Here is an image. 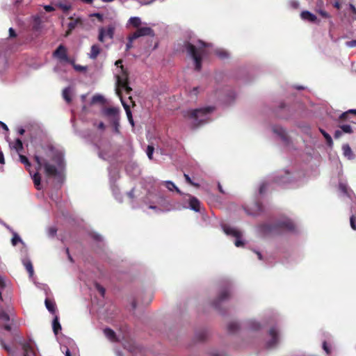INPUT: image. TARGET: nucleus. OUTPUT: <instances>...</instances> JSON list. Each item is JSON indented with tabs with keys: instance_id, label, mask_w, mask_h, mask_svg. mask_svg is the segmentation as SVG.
I'll use <instances>...</instances> for the list:
<instances>
[{
	"instance_id": "obj_1",
	"label": "nucleus",
	"mask_w": 356,
	"mask_h": 356,
	"mask_svg": "<svg viewBox=\"0 0 356 356\" xmlns=\"http://www.w3.org/2000/svg\"><path fill=\"white\" fill-rule=\"evenodd\" d=\"M34 159L38 165V170L43 168L44 173L49 177L59 175L65 168L63 150L54 147L50 143L38 145Z\"/></svg>"
},
{
	"instance_id": "obj_2",
	"label": "nucleus",
	"mask_w": 356,
	"mask_h": 356,
	"mask_svg": "<svg viewBox=\"0 0 356 356\" xmlns=\"http://www.w3.org/2000/svg\"><path fill=\"white\" fill-rule=\"evenodd\" d=\"M185 48L187 54L193 60L195 69L200 71L202 68V60L209 55L213 54L221 60L229 58V53L222 48H211L210 44H207L201 40H198L195 44L186 42Z\"/></svg>"
},
{
	"instance_id": "obj_3",
	"label": "nucleus",
	"mask_w": 356,
	"mask_h": 356,
	"mask_svg": "<svg viewBox=\"0 0 356 356\" xmlns=\"http://www.w3.org/2000/svg\"><path fill=\"white\" fill-rule=\"evenodd\" d=\"M144 202L149 204V209H153L156 212L169 211L172 210L170 203L167 197L160 193L157 188L152 187L147 190V193L145 197Z\"/></svg>"
},
{
	"instance_id": "obj_4",
	"label": "nucleus",
	"mask_w": 356,
	"mask_h": 356,
	"mask_svg": "<svg viewBox=\"0 0 356 356\" xmlns=\"http://www.w3.org/2000/svg\"><path fill=\"white\" fill-rule=\"evenodd\" d=\"M213 110L214 107L213 106L188 110L184 112V116L189 121L193 128H196L211 120L210 115Z\"/></svg>"
},
{
	"instance_id": "obj_5",
	"label": "nucleus",
	"mask_w": 356,
	"mask_h": 356,
	"mask_svg": "<svg viewBox=\"0 0 356 356\" xmlns=\"http://www.w3.org/2000/svg\"><path fill=\"white\" fill-rule=\"evenodd\" d=\"M294 228L293 222L290 219L284 218L273 225L269 224L261 225L259 228V232L264 235H266L278 234L282 230L293 232Z\"/></svg>"
},
{
	"instance_id": "obj_6",
	"label": "nucleus",
	"mask_w": 356,
	"mask_h": 356,
	"mask_svg": "<svg viewBox=\"0 0 356 356\" xmlns=\"http://www.w3.org/2000/svg\"><path fill=\"white\" fill-rule=\"evenodd\" d=\"M122 61L121 60H118L115 61V66L119 68V72L116 73V84L118 88L116 90H124L127 94L131 91V88L129 86L128 82V74L127 72L124 70L123 66L122 65Z\"/></svg>"
},
{
	"instance_id": "obj_7",
	"label": "nucleus",
	"mask_w": 356,
	"mask_h": 356,
	"mask_svg": "<svg viewBox=\"0 0 356 356\" xmlns=\"http://www.w3.org/2000/svg\"><path fill=\"white\" fill-rule=\"evenodd\" d=\"M112 23L108 24L106 27L99 28L98 40L100 42H104L106 38L113 39L115 27L119 23L115 19L111 20Z\"/></svg>"
},
{
	"instance_id": "obj_8",
	"label": "nucleus",
	"mask_w": 356,
	"mask_h": 356,
	"mask_svg": "<svg viewBox=\"0 0 356 356\" xmlns=\"http://www.w3.org/2000/svg\"><path fill=\"white\" fill-rule=\"evenodd\" d=\"M221 227L226 235L233 236L236 238L234 245L236 247L239 248L244 245V242L241 238L242 233L239 230L226 224L221 225Z\"/></svg>"
},
{
	"instance_id": "obj_9",
	"label": "nucleus",
	"mask_w": 356,
	"mask_h": 356,
	"mask_svg": "<svg viewBox=\"0 0 356 356\" xmlns=\"http://www.w3.org/2000/svg\"><path fill=\"white\" fill-rule=\"evenodd\" d=\"M69 19L71 22L67 24V30L65 33L66 37L70 35L74 29L77 27L83 28L85 22H86V18L82 16L76 15V14L70 16Z\"/></svg>"
},
{
	"instance_id": "obj_10",
	"label": "nucleus",
	"mask_w": 356,
	"mask_h": 356,
	"mask_svg": "<svg viewBox=\"0 0 356 356\" xmlns=\"http://www.w3.org/2000/svg\"><path fill=\"white\" fill-rule=\"evenodd\" d=\"M269 336L270 339L266 342V347L268 348H275L280 342V334L276 327H272L269 330Z\"/></svg>"
},
{
	"instance_id": "obj_11",
	"label": "nucleus",
	"mask_w": 356,
	"mask_h": 356,
	"mask_svg": "<svg viewBox=\"0 0 356 356\" xmlns=\"http://www.w3.org/2000/svg\"><path fill=\"white\" fill-rule=\"evenodd\" d=\"M102 113L106 117L110 122L120 120V109L117 107L104 108L102 110Z\"/></svg>"
},
{
	"instance_id": "obj_12",
	"label": "nucleus",
	"mask_w": 356,
	"mask_h": 356,
	"mask_svg": "<svg viewBox=\"0 0 356 356\" xmlns=\"http://www.w3.org/2000/svg\"><path fill=\"white\" fill-rule=\"evenodd\" d=\"M188 198V205L183 206L184 209H189L195 212H200V202L199 200L189 194H185L184 198Z\"/></svg>"
},
{
	"instance_id": "obj_13",
	"label": "nucleus",
	"mask_w": 356,
	"mask_h": 356,
	"mask_svg": "<svg viewBox=\"0 0 356 356\" xmlns=\"http://www.w3.org/2000/svg\"><path fill=\"white\" fill-rule=\"evenodd\" d=\"M98 156L100 159L109 161L113 154L111 152V145L109 144H102L98 147Z\"/></svg>"
},
{
	"instance_id": "obj_14",
	"label": "nucleus",
	"mask_w": 356,
	"mask_h": 356,
	"mask_svg": "<svg viewBox=\"0 0 356 356\" xmlns=\"http://www.w3.org/2000/svg\"><path fill=\"white\" fill-rule=\"evenodd\" d=\"M275 181L279 184L284 185L291 182V173L287 170L280 172L275 177Z\"/></svg>"
},
{
	"instance_id": "obj_15",
	"label": "nucleus",
	"mask_w": 356,
	"mask_h": 356,
	"mask_svg": "<svg viewBox=\"0 0 356 356\" xmlns=\"http://www.w3.org/2000/svg\"><path fill=\"white\" fill-rule=\"evenodd\" d=\"M133 38H138L142 36H154V32L152 29L148 26L138 27V29L132 34Z\"/></svg>"
},
{
	"instance_id": "obj_16",
	"label": "nucleus",
	"mask_w": 356,
	"mask_h": 356,
	"mask_svg": "<svg viewBox=\"0 0 356 356\" xmlns=\"http://www.w3.org/2000/svg\"><path fill=\"white\" fill-rule=\"evenodd\" d=\"M54 56L59 60L60 63H65V60H69V57L67 54L66 48L60 44L58 47L53 54Z\"/></svg>"
},
{
	"instance_id": "obj_17",
	"label": "nucleus",
	"mask_w": 356,
	"mask_h": 356,
	"mask_svg": "<svg viewBox=\"0 0 356 356\" xmlns=\"http://www.w3.org/2000/svg\"><path fill=\"white\" fill-rule=\"evenodd\" d=\"M55 7L60 8L63 13H67L72 8L71 0H60L52 2Z\"/></svg>"
},
{
	"instance_id": "obj_18",
	"label": "nucleus",
	"mask_w": 356,
	"mask_h": 356,
	"mask_svg": "<svg viewBox=\"0 0 356 356\" xmlns=\"http://www.w3.org/2000/svg\"><path fill=\"white\" fill-rule=\"evenodd\" d=\"M245 327L251 332H257L261 329L262 324L256 319H249L245 322Z\"/></svg>"
},
{
	"instance_id": "obj_19",
	"label": "nucleus",
	"mask_w": 356,
	"mask_h": 356,
	"mask_svg": "<svg viewBox=\"0 0 356 356\" xmlns=\"http://www.w3.org/2000/svg\"><path fill=\"white\" fill-rule=\"evenodd\" d=\"M116 93L117 95L120 97V101H121V103L125 110V112H126V114H127V118H128V120L129 122V123L132 125V126H134V120H133V118H132V114H131V111L129 108V105L123 100L122 97V95H121V92L120 91V90H116Z\"/></svg>"
},
{
	"instance_id": "obj_20",
	"label": "nucleus",
	"mask_w": 356,
	"mask_h": 356,
	"mask_svg": "<svg viewBox=\"0 0 356 356\" xmlns=\"http://www.w3.org/2000/svg\"><path fill=\"white\" fill-rule=\"evenodd\" d=\"M339 188L340 192L344 196H347L352 200H353V197H355L353 191L348 186L346 183L339 182Z\"/></svg>"
},
{
	"instance_id": "obj_21",
	"label": "nucleus",
	"mask_w": 356,
	"mask_h": 356,
	"mask_svg": "<svg viewBox=\"0 0 356 356\" xmlns=\"http://www.w3.org/2000/svg\"><path fill=\"white\" fill-rule=\"evenodd\" d=\"M300 17L304 21L312 23H318L316 16L308 10H304L300 13Z\"/></svg>"
},
{
	"instance_id": "obj_22",
	"label": "nucleus",
	"mask_w": 356,
	"mask_h": 356,
	"mask_svg": "<svg viewBox=\"0 0 356 356\" xmlns=\"http://www.w3.org/2000/svg\"><path fill=\"white\" fill-rule=\"evenodd\" d=\"M74 90L72 86L66 87L63 89L62 95L63 98L67 103H70L72 99V96L74 95Z\"/></svg>"
},
{
	"instance_id": "obj_23",
	"label": "nucleus",
	"mask_w": 356,
	"mask_h": 356,
	"mask_svg": "<svg viewBox=\"0 0 356 356\" xmlns=\"http://www.w3.org/2000/svg\"><path fill=\"white\" fill-rule=\"evenodd\" d=\"M40 15H42V12H40L39 15H36L32 17L33 29L35 31H40L42 28V22Z\"/></svg>"
},
{
	"instance_id": "obj_24",
	"label": "nucleus",
	"mask_w": 356,
	"mask_h": 356,
	"mask_svg": "<svg viewBox=\"0 0 356 356\" xmlns=\"http://www.w3.org/2000/svg\"><path fill=\"white\" fill-rule=\"evenodd\" d=\"M101 51V47L97 44H95L92 45L90 51L88 54V56L89 58L95 60L99 55Z\"/></svg>"
},
{
	"instance_id": "obj_25",
	"label": "nucleus",
	"mask_w": 356,
	"mask_h": 356,
	"mask_svg": "<svg viewBox=\"0 0 356 356\" xmlns=\"http://www.w3.org/2000/svg\"><path fill=\"white\" fill-rule=\"evenodd\" d=\"M112 170L109 169V176H110V179H111V181L112 182V179H113V177H112ZM111 189H112V191H113V195L115 196V198L120 202H122V194L119 192V190L118 188V187L116 186H115L113 184L111 183Z\"/></svg>"
},
{
	"instance_id": "obj_26",
	"label": "nucleus",
	"mask_w": 356,
	"mask_h": 356,
	"mask_svg": "<svg viewBox=\"0 0 356 356\" xmlns=\"http://www.w3.org/2000/svg\"><path fill=\"white\" fill-rule=\"evenodd\" d=\"M29 174L31 177L34 185L38 190L41 189V177L38 172H33L31 170H29Z\"/></svg>"
},
{
	"instance_id": "obj_27",
	"label": "nucleus",
	"mask_w": 356,
	"mask_h": 356,
	"mask_svg": "<svg viewBox=\"0 0 356 356\" xmlns=\"http://www.w3.org/2000/svg\"><path fill=\"white\" fill-rule=\"evenodd\" d=\"M229 294H230L229 289H225L221 290L218 300L214 303L215 307L217 308L218 307V305L221 302H223L224 300H227L229 298Z\"/></svg>"
},
{
	"instance_id": "obj_28",
	"label": "nucleus",
	"mask_w": 356,
	"mask_h": 356,
	"mask_svg": "<svg viewBox=\"0 0 356 356\" xmlns=\"http://www.w3.org/2000/svg\"><path fill=\"white\" fill-rule=\"evenodd\" d=\"M24 350V356H36L33 346L29 342H24L22 343Z\"/></svg>"
},
{
	"instance_id": "obj_29",
	"label": "nucleus",
	"mask_w": 356,
	"mask_h": 356,
	"mask_svg": "<svg viewBox=\"0 0 356 356\" xmlns=\"http://www.w3.org/2000/svg\"><path fill=\"white\" fill-rule=\"evenodd\" d=\"M273 131L277 134L283 141H286L287 138L286 136L285 130L280 126H273Z\"/></svg>"
},
{
	"instance_id": "obj_30",
	"label": "nucleus",
	"mask_w": 356,
	"mask_h": 356,
	"mask_svg": "<svg viewBox=\"0 0 356 356\" xmlns=\"http://www.w3.org/2000/svg\"><path fill=\"white\" fill-rule=\"evenodd\" d=\"M0 320L4 323V328L6 330L10 331L11 330V327L10 325L8 323L10 321L9 315L4 312H0Z\"/></svg>"
},
{
	"instance_id": "obj_31",
	"label": "nucleus",
	"mask_w": 356,
	"mask_h": 356,
	"mask_svg": "<svg viewBox=\"0 0 356 356\" xmlns=\"http://www.w3.org/2000/svg\"><path fill=\"white\" fill-rule=\"evenodd\" d=\"M342 150H343V154L344 155L345 157H346L349 160H352L354 159V154L353 153V151L350 148V147L349 146V145L348 144H345L342 146Z\"/></svg>"
},
{
	"instance_id": "obj_32",
	"label": "nucleus",
	"mask_w": 356,
	"mask_h": 356,
	"mask_svg": "<svg viewBox=\"0 0 356 356\" xmlns=\"http://www.w3.org/2000/svg\"><path fill=\"white\" fill-rule=\"evenodd\" d=\"M91 16L96 17L99 22H103L104 21V19H109L111 21V20H113L114 19H115L116 13H115V11L113 10L112 15L109 17H104L103 14H101L99 13H93L91 15Z\"/></svg>"
},
{
	"instance_id": "obj_33",
	"label": "nucleus",
	"mask_w": 356,
	"mask_h": 356,
	"mask_svg": "<svg viewBox=\"0 0 356 356\" xmlns=\"http://www.w3.org/2000/svg\"><path fill=\"white\" fill-rule=\"evenodd\" d=\"M142 24V21L139 17H131L127 22V26H132L134 28H138Z\"/></svg>"
},
{
	"instance_id": "obj_34",
	"label": "nucleus",
	"mask_w": 356,
	"mask_h": 356,
	"mask_svg": "<svg viewBox=\"0 0 356 356\" xmlns=\"http://www.w3.org/2000/svg\"><path fill=\"white\" fill-rule=\"evenodd\" d=\"M104 333L105 334V336L106 337V338L110 340L111 341H118V339L116 337V335H115V332L108 328V327H106L104 330Z\"/></svg>"
},
{
	"instance_id": "obj_35",
	"label": "nucleus",
	"mask_w": 356,
	"mask_h": 356,
	"mask_svg": "<svg viewBox=\"0 0 356 356\" xmlns=\"http://www.w3.org/2000/svg\"><path fill=\"white\" fill-rule=\"evenodd\" d=\"M44 303H45V306H46V308L47 309V310L50 313L55 314L56 312V307L55 302L48 298H46Z\"/></svg>"
},
{
	"instance_id": "obj_36",
	"label": "nucleus",
	"mask_w": 356,
	"mask_h": 356,
	"mask_svg": "<svg viewBox=\"0 0 356 356\" xmlns=\"http://www.w3.org/2000/svg\"><path fill=\"white\" fill-rule=\"evenodd\" d=\"M52 328L55 335H57L58 332L61 330V325L58 320V316L55 315L52 321Z\"/></svg>"
},
{
	"instance_id": "obj_37",
	"label": "nucleus",
	"mask_w": 356,
	"mask_h": 356,
	"mask_svg": "<svg viewBox=\"0 0 356 356\" xmlns=\"http://www.w3.org/2000/svg\"><path fill=\"white\" fill-rule=\"evenodd\" d=\"M162 183L165 186V187L170 191H176L177 193L182 195L181 191L177 187V186L171 181H164Z\"/></svg>"
},
{
	"instance_id": "obj_38",
	"label": "nucleus",
	"mask_w": 356,
	"mask_h": 356,
	"mask_svg": "<svg viewBox=\"0 0 356 356\" xmlns=\"http://www.w3.org/2000/svg\"><path fill=\"white\" fill-rule=\"evenodd\" d=\"M22 261L24 267L29 274V276L32 277L33 275L34 271L31 261L29 259H24Z\"/></svg>"
},
{
	"instance_id": "obj_39",
	"label": "nucleus",
	"mask_w": 356,
	"mask_h": 356,
	"mask_svg": "<svg viewBox=\"0 0 356 356\" xmlns=\"http://www.w3.org/2000/svg\"><path fill=\"white\" fill-rule=\"evenodd\" d=\"M11 148L19 152L23 149V144L19 138H17L13 144H10Z\"/></svg>"
},
{
	"instance_id": "obj_40",
	"label": "nucleus",
	"mask_w": 356,
	"mask_h": 356,
	"mask_svg": "<svg viewBox=\"0 0 356 356\" xmlns=\"http://www.w3.org/2000/svg\"><path fill=\"white\" fill-rule=\"evenodd\" d=\"M350 227L353 229L356 230V208L352 207V215L350 218Z\"/></svg>"
},
{
	"instance_id": "obj_41",
	"label": "nucleus",
	"mask_w": 356,
	"mask_h": 356,
	"mask_svg": "<svg viewBox=\"0 0 356 356\" xmlns=\"http://www.w3.org/2000/svg\"><path fill=\"white\" fill-rule=\"evenodd\" d=\"M19 161L23 163L25 168L29 171L31 168V163L29 161V159L22 154H19Z\"/></svg>"
},
{
	"instance_id": "obj_42",
	"label": "nucleus",
	"mask_w": 356,
	"mask_h": 356,
	"mask_svg": "<svg viewBox=\"0 0 356 356\" xmlns=\"http://www.w3.org/2000/svg\"><path fill=\"white\" fill-rule=\"evenodd\" d=\"M104 98L101 95H95L92 97V99H91L92 104H95L97 102L104 103Z\"/></svg>"
},
{
	"instance_id": "obj_43",
	"label": "nucleus",
	"mask_w": 356,
	"mask_h": 356,
	"mask_svg": "<svg viewBox=\"0 0 356 356\" xmlns=\"http://www.w3.org/2000/svg\"><path fill=\"white\" fill-rule=\"evenodd\" d=\"M13 236L11 240L13 245H16L18 242L22 243V241L19 236L15 232H13Z\"/></svg>"
},
{
	"instance_id": "obj_44",
	"label": "nucleus",
	"mask_w": 356,
	"mask_h": 356,
	"mask_svg": "<svg viewBox=\"0 0 356 356\" xmlns=\"http://www.w3.org/2000/svg\"><path fill=\"white\" fill-rule=\"evenodd\" d=\"M111 123L113 127V131L117 134H120V120H115L113 122H111Z\"/></svg>"
},
{
	"instance_id": "obj_45",
	"label": "nucleus",
	"mask_w": 356,
	"mask_h": 356,
	"mask_svg": "<svg viewBox=\"0 0 356 356\" xmlns=\"http://www.w3.org/2000/svg\"><path fill=\"white\" fill-rule=\"evenodd\" d=\"M136 40V38H133L132 34L128 37V41L126 44L125 50L127 51L133 47V42Z\"/></svg>"
},
{
	"instance_id": "obj_46",
	"label": "nucleus",
	"mask_w": 356,
	"mask_h": 356,
	"mask_svg": "<svg viewBox=\"0 0 356 356\" xmlns=\"http://www.w3.org/2000/svg\"><path fill=\"white\" fill-rule=\"evenodd\" d=\"M341 131L346 134H351L353 132V129L350 125L349 124H343L340 126Z\"/></svg>"
},
{
	"instance_id": "obj_47",
	"label": "nucleus",
	"mask_w": 356,
	"mask_h": 356,
	"mask_svg": "<svg viewBox=\"0 0 356 356\" xmlns=\"http://www.w3.org/2000/svg\"><path fill=\"white\" fill-rule=\"evenodd\" d=\"M267 187H268V183L266 181H262L260 184L259 188V194H261V195L264 194L266 192Z\"/></svg>"
},
{
	"instance_id": "obj_48",
	"label": "nucleus",
	"mask_w": 356,
	"mask_h": 356,
	"mask_svg": "<svg viewBox=\"0 0 356 356\" xmlns=\"http://www.w3.org/2000/svg\"><path fill=\"white\" fill-rule=\"evenodd\" d=\"M154 151V148L153 146H152V145L147 146V149H146V154H147V157L150 160L152 159Z\"/></svg>"
},
{
	"instance_id": "obj_49",
	"label": "nucleus",
	"mask_w": 356,
	"mask_h": 356,
	"mask_svg": "<svg viewBox=\"0 0 356 356\" xmlns=\"http://www.w3.org/2000/svg\"><path fill=\"white\" fill-rule=\"evenodd\" d=\"M238 328V324L236 322H232L228 325V330L229 332H234Z\"/></svg>"
},
{
	"instance_id": "obj_50",
	"label": "nucleus",
	"mask_w": 356,
	"mask_h": 356,
	"mask_svg": "<svg viewBox=\"0 0 356 356\" xmlns=\"http://www.w3.org/2000/svg\"><path fill=\"white\" fill-rule=\"evenodd\" d=\"M288 3L289 6L293 9L298 8L300 6V3L298 0H289Z\"/></svg>"
},
{
	"instance_id": "obj_51",
	"label": "nucleus",
	"mask_w": 356,
	"mask_h": 356,
	"mask_svg": "<svg viewBox=\"0 0 356 356\" xmlns=\"http://www.w3.org/2000/svg\"><path fill=\"white\" fill-rule=\"evenodd\" d=\"M127 196L130 199L131 202L133 203L135 199V188H133L129 192H127Z\"/></svg>"
},
{
	"instance_id": "obj_52",
	"label": "nucleus",
	"mask_w": 356,
	"mask_h": 356,
	"mask_svg": "<svg viewBox=\"0 0 356 356\" xmlns=\"http://www.w3.org/2000/svg\"><path fill=\"white\" fill-rule=\"evenodd\" d=\"M92 237L94 240H95L97 242L102 243H103V237L99 235L97 233H94L92 234Z\"/></svg>"
},
{
	"instance_id": "obj_53",
	"label": "nucleus",
	"mask_w": 356,
	"mask_h": 356,
	"mask_svg": "<svg viewBox=\"0 0 356 356\" xmlns=\"http://www.w3.org/2000/svg\"><path fill=\"white\" fill-rule=\"evenodd\" d=\"M56 232L57 229L54 227H49L47 231L48 235L51 237L54 236L56 234Z\"/></svg>"
},
{
	"instance_id": "obj_54",
	"label": "nucleus",
	"mask_w": 356,
	"mask_h": 356,
	"mask_svg": "<svg viewBox=\"0 0 356 356\" xmlns=\"http://www.w3.org/2000/svg\"><path fill=\"white\" fill-rule=\"evenodd\" d=\"M43 8L46 12H52L56 10V7H55L54 5L52 4V5H44Z\"/></svg>"
},
{
	"instance_id": "obj_55",
	"label": "nucleus",
	"mask_w": 356,
	"mask_h": 356,
	"mask_svg": "<svg viewBox=\"0 0 356 356\" xmlns=\"http://www.w3.org/2000/svg\"><path fill=\"white\" fill-rule=\"evenodd\" d=\"M0 345L8 353L11 352V348L8 345H7L3 339H0Z\"/></svg>"
},
{
	"instance_id": "obj_56",
	"label": "nucleus",
	"mask_w": 356,
	"mask_h": 356,
	"mask_svg": "<svg viewBox=\"0 0 356 356\" xmlns=\"http://www.w3.org/2000/svg\"><path fill=\"white\" fill-rule=\"evenodd\" d=\"M317 12L321 15V16H322L324 18H330V15L324 10L319 9L317 10Z\"/></svg>"
},
{
	"instance_id": "obj_57",
	"label": "nucleus",
	"mask_w": 356,
	"mask_h": 356,
	"mask_svg": "<svg viewBox=\"0 0 356 356\" xmlns=\"http://www.w3.org/2000/svg\"><path fill=\"white\" fill-rule=\"evenodd\" d=\"M95 287L97 290L100 293L102 296H104L105 294V289L99 284H95Z\"/></svg>"
},
{
	"instance_id": "obj_58",
	"label": "nucleus",
	"mask_w": 356,
	"mask_h": 356,
	"mask_svg": "<svg viewBox=\"0 0 356 356\" xmlns=\"http://www.w3.org/2000/svg\"><path fill=\"white\" fill-rule=\"evenodd\" d=\"M184 177L186 180L187 182H188L190 184L193 185V186H199V184H197V183H195L192 181V179H191V177H189L188 175L187 174H184Z\"/></svg>"
},
{
	"instance_id": "obj_59",
	"label": "nucleus",
	"mask_w": 356,
	"mask_h": 356,
	"mask_svg": "<svg viewBox=\"0 0 356 356\" xmlns=\"http://www.w3.org/2000/svg\"><path fill=\"white\" fill-rule=\"evenodd\" d=\"M74 68L75 70L79 72H82L86 70L87 67L86 66H82L80 65H74Z\"/></svg>"
},
{
	"instance_id": "obj_60",
	"label": "nucleus",
	"mask_w": 356,
	"mask_h": 356,
	"mask_svg": "<svg viewBox=\"0 0 356 356\" xmlns=\"http://www.w3.org/2000/svg\"><path fill=\"white\" fill-rule=\"evenodd\" d=\"M350 113L356 114V109H350L349 111L341 113L340 115V118L343 119L346 118V116Z\"/></svg>"
},
{
	"instance_id": "obj_61",
	"label": "nucleus",
	"mask_w": 356,
	"mask_h": 356,
	"mask_svg": "<svg viewBox=\"0 0 356 356\" xmlns=\"http://www.w3.org/2000/svg\"><path fill=\"white\" fill-rule=\"evenodd\" d=\"M346 47H350V48L356 47V40H353L346 42Z\"/></svg>"
},
{
	"instance_id": "obj_62",
	"label": "nucleus",
	"mask_w": 356,
	"mask_h": 356,
	"mask_svg": "<svg viewBox=\"0 0 356 356\" xmlns=\"http://www.w3.org/2000/svg\"><path fill=\"white\" fill-rule=\"evenodd\" d=\"M323 349L327 354H330V349L325 341L323 342Z\"/></svg>"
},
{
	"instance_id": "obj_63",
	"label": "nucleus",
	"mask_w": 356,
	"mask_h": 356,
	"mask_svg": "<svg viewBox=\"0 0 356 356\" xmlns=\"http://www.w3.org/2000/svg\"><path fill=\"white\" fill-rule=\"evenodd\" d=\"M325 140H326V142H327V144L329 145V146H332L333 145V141H332V137L330 136V134L325 136Z\"/></svg>"
},
{
	"instance_id": "obj_64",
	"label": "nucleus",
	"mask_w": 356,
	"mask_h": 356,
	"mask_svg": "<svg viewBox=\"0 0 356 356\" xmlns=\"http://www.w3.org/2000/svg\"><path fill=\"white\" fill-rule=\"evenodd\" d=\"M62 351L65 352V356H71L70 350L68 348H66L65 346L61 347Z\"/></svg>"
}]
</instances>
